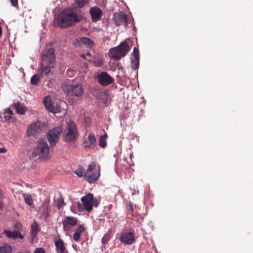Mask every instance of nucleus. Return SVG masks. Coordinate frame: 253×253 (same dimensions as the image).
<instances>
[{
	"label": "nucleus",
	"instance_id": "32",
	"mask_svg": "<svg viewBox=\"0 0 253 253\" xmlns=\"http://www.w3.org/2000/svg\"><path fill=\"white\" fill-rule=\"evenodd\" d=\"M106 145V142L105 140V137L102 135L101 136L99 140V146L102 148H104Z\"/></svg>",
	"mask_w": 253,
	"mask_h": 253
},
{
	"label": "nucleus",
	"instance_id": "39",
	"mask_svg": "<svg viewBox=\"0 0 253 253\" xmlns=\"http://www.w3.org/2000/svg\"><path fill=\"white\" fill-rule=\"evenodd\" d=\"M2 196V192L1 190L0 189V198Z\"/></svg>",
	"mask_w": 253,
	"mask_h": 253
},
{
	"label": "nucleus",
	"instance_id": "12",
	"mask_svg": "<svg viewBox=\"0 0 253 253\" xmlns=\"http://www.w3.org/2000/svg\"><path fill=\"white\" fill-rule=\"evenodd\" d=\"M42 129V124L39 122L35 123L30 126L27 130V135L34 136L40 132Z\"/></svg>",
	"mask_w": 253,
	"mask_h": 253
},
{
	"label": "nucleus",
	"instance_id": "9",
	"mask_svg": "<svg viewBox=\"0 0 253 253\" xmlns=\"http://www.w3.org/2000/svg\"><path fill=\"white\" fill-rule=\"evenodd\" d=\"M55 60V56L54 54V50L51 47L48 48L46 47L45 53L42 55V62L43 65L47 63H54Z\"/></svg>",
	"mask_w": 253,
	"mask_h": 253
},
{
	"label": "nucleus",
	"instance_id": "29",
	"mask_svg": "<svg viewBox=\"0 0 253 253\" xmlns=\"http://www.w3.org/2000/svg\"><path fill=\"white\" fill-rule=\"evenodd\" d=\"M23 197L24 198V201L26 204H27L29 206L32 205L33 203V200L30 194L24 193L23 194Z\"/></svg>",
	"mask_w": 253,
	"mask_h": 253
},
{
	"label": "nucleus",
	"instance_id": "17",
	"mask_svg": "<svg viewBox=\"0 0 253 253\" xmlns=\"http://www.w3.org/2000/svg\"><path fill=\"white\" fill-rule=\"evenodd\" d=\"M54 67V63H47L46 64L43 65V63L41 64L40 67L38 72L42 76L43 74L47 75L51 71V69Z\"/></svg>",
	"mask_w": 253,
	"mask_h": 253
},
{
	"label": "nucleus",
	"instance_id": "37",
	"mask_svg": "<svg viewBox=\"0 0 253 253\" xmlns=\"http://www.w3.org/2000/svg\"><path fill=\"white\" fill-rule=\"evenodd\" d=\"M10 1L13 6H16L18 3V0H10Z\"/></svg>",
	"mask_w": 253,
	"mask_h": 253
},
{
	"label": "nucleus",
	"instance_id": "2",
	"mask_svg": "<svg viewBox=\"0 0 253 253\" xmlns=\"http://www.w3.org/2000/svg\"><path fill=\"white\" fill-rule=\"evenodd\" d=\"M32 156L33 157L38 156L42 161H47L51 158V155L49 151V146L45 140H39L37 146L34 148Z\"/></svg>",
	"mask_w": 253,
	"mask_h": 253
},
{
	"label": "nucleus",
	"instance_id": "27",
	"mask_svg": "<svg viewBox=\"0 0 253 253\" xmlns=\"http://www.w3.org/2000/svg\"><path fill=\"white\" fill-rule=\"evenodd\" d=\"M88 2V0H75L74 4L78 8H82Z\"/></svg>",
	"mask_w": 253,
	"mask_h": 253
},
{
	"label": "nucleus",
	"instance_id": "11",
	"mask_svg": "<svg viewBox=\"0 0 253 253\" xmlns=\"http://www.w3.org/2000/svg\"><path fill=\"white\" fill-rule=\"evenodd\" d=\"M122 243L125 245H131L135 241L134 235L132 232H125L119 236Z\"/></svg>",
	"mask_w": 253,
	"mask_h": 253
},
{
	"label": "nucleus",
	"instance_id": "7",
	"mask_svg": "<svg viewBox=\"0 0 253 253\" xmlns=\"http://www.w3.org/2000/svg\"><path fill=\"white\" fill-rule=\"evenodd\" d=\"M63 131L61 126H57L48 131L47 133V139L51 145L54 146L59 140V137Z\"/></svg>",
	"mask_w": 253,
	"mask_h": 253
},
{
	"label": "nucleus",
	"instance_id": "40",
	"mask_svg": "<svg viewBox=\"0 0 253 253\" xmlns=\"http://www.w3.org/2000/svg\"><path fill=\"white\" fill-rule=\"evenodd\" d=\"M67 72H68V73H73V71H71V70H68V71H67Z\"/></svg>",
	"mask_w": 253,
	"mask_h": 253
},
{
	"label": "nucleus",
	"instance_id": "26",
	"mask_svg": "<svg viewBox=\"0 0 253 253\" xmlns=\"http://www.w3.org/2000/svg\"><path fill=\"white\" fill-rule=\"evenodd\" d=\"M12 248L8 244H4L0 246V253H11Z\"/></svg>",
	"mask_w": 253,
	"mask_h": 253
},
{
	"label": "nucleus",
	"instance_id": "1",
	"mask_svg": "<svg viewBox=\"0 0 253 253\" xmlns=\"http://www.w3.org/2000/svg\"><path fill=\"white\" fill-rule=\"evenodd\" d=\"M83 18L81 11L75 8L63 9L56 18L57 25L61 28H67L80 22Z\"/></svg>",
	"mask_w": 253,
	"mask_h": 253
},
{
	"label": "nucleus",
	"instance_id": "21",
	"mask_svg": "<svg viewBox=\"0 0 253 253\" xmlns=\"http://www.w3.org/2000/svg\"><path fill=\"white\" fill-rule=\"evenodd\" d=\"M4 233L8 237L12 239L20 238L21 239H23L24 236H23L19 231L15 230L14 231H10L8 230H5Z\"/></svg>",
	"mask_w": 253,
	"mask_h": 253
},
{
	"label": "nucleus",
	"instance_id": "6",
	"mask_svg": "<svg viewBox=\"0 0 253 253\" xmlns=\"http://www.w3.org/2000/svg\"><path fill=\"white\" fill-rule=\"evenodd\" d=\"M100 170L96 169V164L92 163L89 165L84 172V177L89 183L95 182L100 176Z\"/></svg>",
	"mask_w": 253,
	"mask_h": 253
},
{
	"label": "nucleus",
	"instance_id": "41",
	"mask_svg": "<svg viewBox=\"0 0 253 253\" xmlns=\"http://www.w3.org/2000/svg\"><path fill=\"white\" fill-rule=\"evenodd\" d=\"M87 54V55H88V56H90V55H91V54H90V53L89 52L87 53V54Z\"/></svg>",
	"mask_w": 253,
	"mask_h": 253
},
{
	"label": "nucleus",
	"instance_id": "18",
	"mask_svg": "<svg viewBox=\"0 0 253 253\" xmlns=\"http://www.w3.org/2000/svg\"><path fill=\"white\" fill-rule=\"evenodd\" d=\"M132 56L131 67L134 69H136L138 68L139 62L138 50L136 47H134L133 49Z\"/></svg>",
	"mask_w": 253,
	"mask_h": 253
},
{
	"label": "nucleus",
	"instance_id": "23",
	"mask_svg": "<svg viewBox=\"0 0 253 253\" xmlns=\"http://www.w3.org/2000/svg\"><path fill=\"white\" fill-rule=\"evenodd\" d=\"M13 106L16 110L17 113L21 115L24 114L27 110L26 107L19 103H14L13 104Z\"/></svg>",
	"mask_w": 253,
	"mask_h": 253
},
{
	"label": "nucleus",
	"instance_id": "33",
	"mask_svg": "<svg viewBox=\"0 0 253 253\" xmlns=\"http://www.w3.org/2000/svg\"><path fill=\"white\" fill-rule=\"evenodd\" d=\"M57 207L58 209L61 208L64 205V200L62 198L60 197L57 199Z\"/></svg>",
	"mask_w": 253,
	"mask_h": 253
},
{
	"label": "nucleus",
	"instance_id": "24",
	"mask_svg": "<svg viewBox=\"0 0 253 253\" xmlns=\"http://www.w3.org/2000/svg\"><path fill=\"white\" fill-rule=\"evenodd\" d=\"M84 228L83 226L80 225L79 226L77 230L75 231V232L73 236V239L75 241L78 242L81 237V234L84 231Z\"/></svg>",
	"mask_w": 253,
	"mask_h": 253
},
{
	"label": "nucleus",
	"instance_id": "36",
	"mask_svg": "<svg viewBox=\"0 0 253 253\" xmlns=\"http://www.w3.org/2000/svg\"><path fill=\"white\" fill-rule=\"evenodd\" d=\"M34 253H45V251L42 248H38L35 251Z\"/></svg>",
	"mask_w": 253,
	"mask_h": 253
},
{
	"label": "nucleus",
	"instance_id": "15",
	"mask_svg": "<svg viewBox=\"0 0 253 253\" xmlns=\"http://www.w3.org/2000/svg\"><path fill=\"white\" fill-rule=\"evenodd\" d=\"M89 13L93 22H97L100 20L102 15L101 10L97 6L91 7L89 10Z\"/></svg>",
	"mask_w": 253,
	"mask_h": 253
},
{
	"label": "nucleus",
	"instance_id": "28",
	"mask_svg": "<svg viewBox=\"0 0 253 253\" xmlns=\"http://www.w3.org/2000/svg\"><path fill=\"white\" fill-rule=\"evenodd\" d=\"M13 112L10 109H6L4 111V118L6 121H9L10 120L13 116Z\"/></svg>",
	"mask_w": 253,
	"mask_h": 253
},
{
	"label": "nucleus",
	"instance_id": "30",
	"mask_svg": "<svg viewBox=\"0 0 253 253\" xmlns=\"http://www.w3.org/2000/svg\"><path fill=\"white\" fill-rule=\"evenodd\" d=\"M42 76L41 74L38 72L37 75H35L31 78V84L34 85L37 84Z\"/></svg>",
	"mask_w": 253,
	"mask_h": 253
},
{
	"label": "nucleus",
	"instance_id": "16",
	"mask_svg": "<svg viewBox=\"0 0 253 253\" xmlns=\"http://www.w3.org/2000/svg\"><path fill=\"white\" fill-rule=\"evenodd\" d=\"M40 225L35 221H34L31 226L30 235L31 242L33 243L34 242L35 238L37 236V234L40 231Z\"/></svg>",
	"mask_w": 253,
	"mask_h": 253
},
{
	"label": "nucleus",
	"instance_id": "10",
	"mask_svg": "<svg viewBox=\"0 0 253 253\" xmlns=\"http://www.w3.org/2000/svg\"><path fill=\"white\" fill-rule=\"evenodd\" d=\"M43 103L47 110L50 112L56 114L61 111V107L57 105H54L48 96L44 97Z\"/></svg>",
	"mask_w": 253,
	"mask_h": 253
},
{
	"label": "nucleus",
	"instance_id": "5",
	"mask_svg": "<svg viewBox=\"0 0 253 253\" xmlns=\"http://www.w3.org/2000/svg\"><path fill=\"white\" fill-rule=\"evenodd\" d=\"M78 135L75 124L72 121H69L64 130L63 139L65 141H72L76 139Z\"/></svg>",
	"mask_w": 253,
	"mask_h": 253
},
{
	"label": "nucleus",
	"instance_id": "38",
	"mask_svg": "<svg viewBox=\"0 0 253 253\" xmlns=\"http://www.w3.org/2000/svg\"><path fill=\"white\" fill-rule=\"evenodd\" d=\"M6 150L4 147H0V153H5L6 152Z\"/></svg>",
	"mask_w": 253,
	"mask_h": 253
},
{
	"label": "nucleus",
	"instance_id": "34",
	"mask_svg": "<svg viewBox=\"0 0 253 253\" xmlns=\"http://www.w3.org/2000/svg\"><path fill=\"white\" fill-rule=\"evenodd\" d=\"M110 240V237L109 236L107 235V234H105L102 238V243L103 244H107L108 241H109Z\"/></svg>",
	"mask_w": 253,
	"mask_h": 253
},
{
	"label": "nucleus",
	"instance_id": "19",
	"mask_svg": "<svg viewBox=\"0 0 253 253\" xmlns=\"http://www.w3.org/2000/svg\"><path fill=\"white\" fill-rule=\"evenodd\" d=\"M96 144V139L93 134H89L87 136V139L84 143V146L85 148L92 149L93 148Z\"/></svg>",
	"mask_w": 253,
	"mask_h": 253
},
{
	"label": "nucleus",
	"instance_id": "35",
	"mask_svg": "<svg viewBox=\"0 0 253 253\" xmlns=\"http://www.w3.org/2000/svg\"><path fill=\"white\" fill-rule=\"evenodd\" d=\"M14 227L16 229V231H19L20 232V231L22 230V225L20 222H16L14 225Z\"/></svg>",
	"mask_w": 253,
	"mask_h": 253
},
{
	"label": "nucleus",
	"instance_id": "3",
	"mask_svg": "<svg viewBox=\"0 0 253 253\" xmlns=\"http://www.w3.org/2000/svg\"><path fill=\"white\" fill-rule=\"evenodd\" d=\"M131 46V42L130 40L122 42L118 46L110 49V57L115 60H120L129 51Z\"/></svg>",
	"mask_w": 253,
	"mask_h": 253
},
{
	"label": "nucleus",
	"instance_id": "4",
	"mask_svg": "<svg viewBox=\"0 0 253 253\" xmlns=\"http://www.w3.org/2000/svg\"><path fill=\"white\" fill-rule=\"evenodd\" d=\"M81 201L83 203V205L79 204L78 209L80 211L86 210L87 211H90L92 209V206L97 207L99 202L96 198H94L91 193H89L86 196L83 197Z\"/></svg>",
	"mask_w": 253,
	"mask_h": 253
},
{
	"label": "nucleus",
	"instance_id": "42",
	"mask_svg": "<svg viewBox=\"0 0 253 253\" xmlns=\"http://www.w3.org/2000/svg\"><path fill=\"white\" fill-rule=\"evenodd\" d=\"M102 65V62H101V61H100V64H99V66H101V65Z\"/></svg>",
	"mask_w": 253,
	"mask_h": 253
},
{
	"label": "nucleus",
	"instance_id": "14",
	"mask_svg": "<svg viewBox=\"0 0 253 253\" xmlns=\"http://www.w3.org/2000/svg\"><path fill=\"white\" fill-rule=\"evenodd\" d=\"M77 223V218L72 216H67L63 221V228L65 231H70L71 226H75Z\"/></svg>",
	"mask_w": 253,
	"mask_h": 253
},
{
	"label": "nucleus",
	"instance_id": "31",
	"mask_svg": "<svg viewBox=\"0 0 253 253\" xmlns=\"http://www.w3.org/2000/svg\"><path fill=\"white\" fill-rule=\"evenodd\" d=\"M84 170L83 168L81 166H80L78 168V169L75 171V173L79 176L82 177L83 176H84Z\"/></svg>",
	"mask_w": 253,
	"mask_h": 253
},
{
	"label": "nucleus",
	"instance_id": "25",
	"mask_svg": "<svg viewBox=\"0 0 253 253\" xmlns=\"http://www.w3.org/2000/svg\"><path fill=\"white\" fill-rule=\"evenodd\" d=\"M80 42L88 47H91L93 45V42L90 39L86 37L81 38Z\"/></svg>",
	"mask_w": 253,
	"mask_h": 253
},
{
	"label": "nucleus",
	"instance_id": "20",
	"mask_svg": "<svg viewBox=\"0 0 253 253\" xmlns=\"http://www.w3.org/2000/svg\"><path fill=\"white\" fill-rule=\"evenodd\" d=\"M57 253H67L63 241L60 239H56L54 242Z\"/></svg>",
	"mask_w": 253,
	"mask_h": 253
},
{
	"label": "nucleus",
	"instance_id": "22",
	"mask_svg": "<svg viewBox=\"0 0 253 253\" xmlns=\"http://www.w3.org/2000/svg\"><path fill=\"white\" fill-rule=\"evenodd\" d=\"M114 18L117 25H119L124 22L126 23V16L123 13L114 14Z\"/></svg>",
	"mask_w": 253,
	"mask_h": 253
},
{
	"label": "nucleus",
	"instance_id": "8",
	"mask_svg": "<svg viewBox=\"0 0 253 253\" xmlns=\"http://www.w3.org/2000/svg\"><path fill=\"white\" fill-rule=\"evenodd\" d=\"M62 88L65 92L73 94L77 96H80L83 93V88L80 84L73 86L64 83L62 84Z\"/></svg>",
	"mask_w": 253,
	"mask_h": 253
},
{
	"label": "nucleus",
	"instance_id": "13",
	"mask_svg": "<svg viewBox=\"0 0 253 253\" xmlns=\"http://www.w3.org/2000/svg\"><path fill=\"white\" fill-rule=\"evenodd\" d=\"M99 83L103 85H106L113 82V79L106 72H102L98 76Z\"/></svg>",
	"mask_w": 253,
	"mask_h": 253
}]
</instances>
